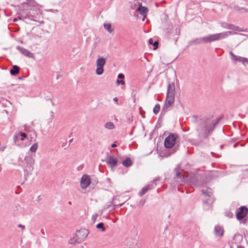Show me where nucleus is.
Masks as SVG:
<instances>
[{"label": "nucleus", "mask_w": 248, "mask_h": 248, "mask_svg": "<svg viewBox=\"0 0 248 248\" xmlns=\"http://www.w3.org/2000/svg\"><path fill=\"white\" fill-rule=\"evenodd\" d=\"M193 118L197 119L195 122L197 124L196 131L198 133L199 137L203 139H208L219 122V119H214L211 117L198 118L196 116H193Z\"/></svg>", "instance_id": "1"}, {"label": "nucleus", "mask_w": 248, "mask_h": 248, "mask_svg": "<svg viewBox=\"0 0 248 248\" xmlns=\"http://www.w3.org/2000/svg\"><path fill=\"white\" fill-rule=\"evenodd\" d=\"M235 33V32H232V31H229L216 34H209L206 36H204L201 38H195L192 40H191L189 42V46H190L195 45H200L202 43H208L218 41L220 39L225 38L230 35Z\"/></svg>", "instance_id": "2"}, {"label": "nucleus", "mask_w": 248, "mask_h": 248, "mask_svg": "<svg viewBox=\"0 0 248 248\" xmlns=\"http://www.w3.org/2000/svg\"><path fill=\"white\" fill-rule=\"evenodd\" d=\"M175 94V88L174 83L169 84L168 85L166 101L163 105L162 111L166 112L167 110L173 104Z\"/></svg>", "instance_id": "3"}, {"label": "nucleus", "mask_w": 248, "mask_h": 248, "mask_svg": "<svg viewBox=\"0 0 248 248\" xmlns=\"http://www.w3.org/2000/svg\"><path fill=\"white\" fill-rule=\"evenodd\" d=\"M22 166L24 170L27 173H31L33 170V165L35 163V159L31 155H26L24 159L21 161Z\"/></svg>", "instance_id": "4"}, {"label": "nucleus", "mask_w": 248, "mask_h": 248, "mask_svg": "<svg viewBox=\"0 0 248 248\" xmlns=\"http://www.w3.org/2000/svg\"><path fill=\"white\" fill-rule=\"evenodd\" d=\"M108 54H107V56L106 58H103L100 57V56H98V58L96 61V66L97 67L96 70V74L98 75H102L104 72V66L106 63L107 58L108 57Z\"/></svg>", "instance_id": "5"}, {"label": "nucleus", "mask_w": 248, "mask_h": 248, "mask_svg": "<svg viewBox=\"0 0 248 248\" xmlns=\"http://www.w3.org/2000/svg\"><path fill=\"white\" fill-rule=\"evenodd\" d=\"M41 14L40 9L39 8L33 7L28 11L27 14L24 15L23 13L20 16H18V18L21 19V18L23 17L26 18L30 17L37 18L40 16Z\"/></svg>", "instance_id": "6"}, {"label": "nucleus", "mask_w": 248, "mask_h": 248, "mask_svg": "<svg viewBox=\"0 0 248 248\" xmlns=\"http://www.w3.org/2000/svg\"><path fill=\"white\" fill-rule=\"evenodd\" d=\"M178 135L174 134H170L165 140L164 145L167 148H170L173 146L176 143Z\"/></svg>", "instance_id": "7"}, {"label": "nucleus", "mask_w": 248, "mask_h": 248, "mask_svg": "<svg viewBox=\"0 0 248 248\" xmlns=\"http://www.w3.org/2000/svg\"><path fill=\"white\" fill-rule=\"evenodd\" d=\"M248 209L245 206H241L236 213V218L238 220L243 219L247 215Z\"/></svg>", "instance_id": "8"}, {"label": "nucleus", "mask_w": 248, "mask_h": 248, "mask_svg": "<svg viewBox=\"0 0 248 248\" xmlns=\"http://www.w3.org/2000/svg\"><path fill=\"white\" fill-rule=\"evenodd\" d=\"M106 162L108 166L111 169H113L117 166L118 164V160L115 157L108 155L106 159Z\"/></svg>", "instance_id": "9"}, {"label": "nucleus", "mask_w": 248, "mask_h": 248, "mask_svg": "<svg viewBox=\"0 0 248 248\" xmlns=\"http://www.w3.org/2000/svg\"><path fill=\"white\" fill-rule=\"evenodd\" d=\"M91 184V180L89 176L83 175L80 180V186L83 189L86 188Z\"/></svg>", "instance_id": "10"}, {"label": "nucleus", "mask_w": 248, "mask_h": 248, "mask_svg": "<svg viewBox=\"0 0 248 248\" xmlns=\"http://www.w3.org/2000/svg\"><path fill=\"white\" fill-rule=\"evenodd\" d=\"M136 10L143 17L146 16L148 12V9L147 7L142 6L141 3L139 2H138V6Z\"/></svg>", "instance_id": "11"}, {"label": "nucleus", "mask_w": 248, "mask_h": 248, "mask_svg": "<svg viewBox=\"0 0 248 248\" xmlns=\"http://www.w3.org/2000/svg\"><path fill=\"white\" fill-rule=\"evenodd\" d=\"M76 233L78 237V242L84 241L88 234L87 230L84 229L78 231Z\"/></svg>", "instance_id": "12"}, {"label": "nucleus", "mask_w": 248, "mask_h": 248, "mask_svg": "<svg viewBox=\"0 0 248 248\" xmlns=\"http://www.w3.org/2000/svg\"><path fill=\"white\" fill-rule=\"evenodd\" d=\"M16 49L19 50L23 55L29 58L34 57V54L33 53H31L29 50L24 47H21L20 46H17Z\"/></svg>", "instance_id": "13"}, {"label": "nucleus", "mask_w": 248, "mask_h": 248, "mask_svg": "<svg viewBox=\"0 0 248 248\" xmlns=\"http://www.w3.org/2000/svg\"><path fill=\"white\" fill-rule=\"evenodd\" d=\"M224 230L223 228L219 225H217L214 228V233L216 237H221L223 235Z\"/></svg>", "instance_id": "14"}, {"label": "nucleus", "mask_w": 248, "mask_h": 248, "mask_svg": "<svg viewBox=\"0 0 248 248\" xmlns=\"http://www.w3.org/2000/svg\"><path fill=\"white\" fill-rule=\"evenodd\" d=\"M221 26L223 28H225V29H230V30H233V31H241V30L239 27L235 26L232 24H228L226 23H223L221 24Z\"/></svg>", "instance_id": "15"}, {"label": "nucleus", "mask_w": 248, "mask_h": 248, "mask_svg": "<svg viewBox=\"0 0 248 248\" xmlns=\"http://www.w3.org/2000/svg\"><path fill=\"white\" fill-rule=\"evenodd\" d=\"M151 185H148L143 187L142 189L140 191L139 194L140 196H143L144 194H145L149 190L152 189L153 187L150 186Z\"/></svg>", "instance_id": "16"}, {"label": "nucleus", "mask_w": 248, "mask_h": 248, "mask_svg": "<svg viewBox=\"0 0 248 248\" xmlns=\"http://www.w3.org/2000/svg\"><path fill=\"white\" fill-rule=\"evenodd\" d=\"M19 67L18 66L15 65L13 66L12 69H11L10 72L12 75L15 76L19 73Z\"/></svg>", "instance_id": "17"}, {"label": "nucleus", "mask_w": 248, "mask_h": 248, "mask_svg": "<svg viewBox=\"0 0 248 248\" xmlns=\"http://www.w3.org/2000/svg\"><path fill=\"white\" fill-rule=\"evenodd\" d=\"M174 171L175 172V176L174 177V178H180L182 179L184 178L179 167L175 168Z\"/></svg>", "instance_id": "18"}, {"label": "nucleus", "mask_w": 248, "mask_h": 248, "mask_svg": "<svg viewBox=\"0 0 248 248\" xmlns=\"http://www.w3.org/2000/svg\"><path fill=\"white\" fill-rule=\"evenodd\" d=\"M81 242H78V237L76 233L75 236L69 240V243L71 244L76 245L78 243H80Z\"/></svg>", "instance_id": "19"}, {"label": "nucleus", "mask_w": 248, "mask_h": 248, "mask_svg": "<svg viewBox=\"0 0 248 248\" xmlns=\"http://www.w3.org/2000/svg\"><path fill=\"white\" fill-rule=\"evenodd\" d=\"M202 192L205 196L210 197L212 195V190L210 188H207L206 189H202Z\"/></svg>", "instance_id": "20"}, {"label": "nucleus", "mask_w": 248, "mask_h": 248, "mask_svg": "<svg viewBox=\"0 0 248 248\" xmlns=\"http://www.w3.org/2000/svg\"><path fill=\"white\" fill-rule=\"evenodd\" d=\"M122 164L125 167H129L132 165V162L129 157H127L123 161Z\"/></svg>", "instance_id": "21"}, {"label": "nucleus", "mask_w": 248, "mask_h": 248, "mask_svg": "<svg viewBox=\"0 0 248 248\" xmlns=\"http://www.w3.org/2000/svg\"><path fill=\"white\" fill-rule=\"evenodd\" d=\"M105 127L106 129L111 130V129H114L115 127V126L113 123L108 122L105 124Z\"/></svg>", "instance_id": "22"}, {"label": "nucleus", "mask_w": 248, "mask_h": 248, "mask_svg": "<svg viewBox=\"0 0 248 248\" xmlns=\"http://www.w3.org/2000/svg\"><path fill=\"white\" fill-rule=\"evenodd\" d=\"M13 211L16 214L20 213L21 211V206L19 204L16 205L14 207H13Z\"/></svg>", "instance_id": "23"}, {"label": "nucleus", "mask_w": 248, "mask_h": 248, "mask_svg": "<svg viewBox=\"0 0 248 248\" xmlns=\"http://www.w3.org/2000/svg\"><path fill=\"white\" fill-rule=\"evenodd\" d=\"M242 235L240 234H235L233 236V239L239 242H241L242 240Z\"/></svg>", "instance_id": "24"}, {"label": "nucleus", "mask_w": 248, "mask_h": 248, "mask_svg": "<svg viewBox=\"0 0 248 248\" xmlns=\"http://www.w3.org/2000/svg\"><path fill=\"white\" fill-rule=\"evenodd\" d=\"M104 27L109 33H111L113 31L110 24H104Z\"/></svg>", "instance_id": "25"}, {"label": "nucleus", "mask_w": 248, "mask_h": 248, "mask_svg": "<svg viewBox=\"0 0 248 248\" xmlns=\"http://www.w3.org/2000/svg\"><path fill=\"white\" fill-rule=\"evenodd\" d=\"M96 228L98 229H101V231L104 232L106 231V228L104 227V224L103 223L101 222L98 224L96 226Z\"/></svg>", "instance_id": "26"}, {"label": "nucleus", "mask_w": 248, "mask_h": 248, "mask_svg": "<svg viewBox=\"0 0 248 248\" xmlns=\"http://www.w3.org/2000/svg\"><path fill=\"white\" fill-rule=\"evenodd\" d=\"M38 147V144L37 143H35L33 144L31 147V148L30 149V151L31 152L35 153L36 151V150H37Z\"/></svg>", "instance_id": "27"}, {"label": "nucleus", "mask_w": 248, "mask_h": 248, "mask_svg": "<svg viewBox=\"0 0 248 248\" xmlns=\"http://www.w3.org/2000/svg\"><path fill=\"white\" fill-rule=\"evenodd\" d=\"M160 110V105L157 104L155 105L153 108V112L155 114H156Z\"/></svg>", "instance_id": "28"}, {"label": "nucleus", "mask_w": 248, "mask_h": 248, "mask_svg": "<svg viewBox=\"0 0 248 248\" xmlns=\"http://www.w3.org/2000/svg\"><path fill=\"white\" fill-rule=\"evenodd\" d=\"M247 61H248V60L247 58L239 56L237 62H242L243 63H244Z\"/></svg>", "instance_id": "29"}, {"label": "nucleus", "mask_w": 248, "mask_h": 248, "mask_svg": "<svg viewBox=\"0 0 248 248\" xmlns=\"http://www.w3.org/2000/svg\"><path fill=\"white\" fill-rule=\"evenodd\" d=\"M19 137H21L20 140H24L26 138H27V135L26 133L23 132H20L19 133Z\"/></svg>", "instance_id": "30"}, {"label": "nucleus", "mask_w": 248, "mask_h": 248, "mask_svg": "<svg viewBox=\"0 0 248 248\" xmlns=\"http://www.w3.org/2000/svg\"><path fill=\"white\" fill-rule=\"evenodd\" d=\"M196 180H197L196 177H194V178H192V181L193 184L196 186H200L201 184V182H199L198 181H196Z\"/></svg>", "instance_id": "31"}, {"label": "nucleus", "mask_w": 248, "mask_h": 248, "mask_svg": "<svg viewBox=\"0 0 248 248\" xmlns=\"http://www.w3.org/2000/svg\"><path fill=\"white\" fill-rule=\"evenodd\" d=\"M19 139V134H15L14 136V140L16 144H17V141Z\"/></svg>", "instance_id": "32"}, {"label": "nucleus", "mask_w": 248, "mask_h": 248, "mask_svg": "<svg viewBox=\"0 0 248 248\" xmlns=\"http://www.w3.org/2000/svg\"><path fill=\"white\" fill-rule=\"evenodd\" d=\"M225 216L229 218H232L233 217V214L230 211H227L225 212Z\"/></svg>", "instance_id": "33"}, {"label": "nucleus", "mask_w": 248, "mask_h": 248, "mask_svg": "<svg viewBox=\"0 0 248 248\" xmlns=\"http://www.w3.org/2000/svg\"><path fill=\"white\" fill-rule=\"evenodd\" d=\"M98 216V215L97 214H95L93 215L92 217V221H93V223H94L95 221Z\"/></svg>", "instance_id": "34"}, {"label": "nucleus", "mask_w": 248, "mask_h": 248, "mask_svg": "<svg viewBox=\"0 0 248 248\" xmlns=\"http://www.w3.org/2000/svg\"><path fill=\"white\" fill-rule=\"evenodd\" d=\"M62 147H63L65 149H66L69 146V144H68L67 142L66 141H65L63 143H62Z\"/></svg>", "instance_id": "35"}, {"label": "nucleus", "mask_w": 248, "mask_h": 248, "mask_svg": "<svg viewBox=\"0 0 248 248\" xmlns=\"http://www.w3.org/2000/svg\"><path fill=\"white\" fill-rule=\"evenodd\" d=\"M152 45L154 46V49H155L158 47V42L157 41H155V42H153Z\"/></svg>", "instance_id": "36"}, {"label": "nucleus", "mask_w": 248, "mask_h": 248, "mask_svg": "<svg viewBox=\"0 0 248 248\" xmlns=\"http://www.w3.org/2000/svg\"><path fill=\"white\" fill-rule=\"evenodd\" d=\"M117 84H122V85H124V81L123 80H117Z\"/></svg>", "instance_id": "37"}, {"label": "nucleus", "mask_w": 248, "mask_h": 248, "mask_svg": "<svg viewBox=\"0 0 248 248\" xmlns=\"http://www.w3.org/2000/svg\"><path fill=\"white\" fill-rule=\"evenodd\" d=\"M239 56H236L235 55V57H233L232 59V60L235 62H237L238 60V58H239Z\"/></svg>", "instance_id": "38"}, {"label": "nucleus", "mask_w": 248, "mask_h": 248, "mask_svg": "<svg viewBox=\"0 0 248 248\" xmlns=\"http://www.w3.org/2000/svg\"><path fill=\"white\" fill-rule=\"evenodd\" d=\"M118 78L123 79L124 78V76L123 74H119L118 76Z\"/></svg>", "instance_id": "39"}, {"label": "nucleus", "mask_w": 248, "mask_h": 248, "mask_svg": "<svg viewBox=\"0 0 248 248\" xmlns=\"http://www.w3.org/2000/svg\"><path fill=\"white\" fill-rule=\"evenodd\" d=\"M18 227L21 229H22V230H24L25 229V226L22 225V224H19L18 225Z\"/></svg>", "instance_id": "40"}, {"label": "nucleus", "mask_w": 248, "mask_h": 248, "mask_svg": "<svg viewBox=\"0 0 248 248\" xmlns=\"http://www.w3.org/2000/svg\"><path fill=\"white\" fill-rule=\"evenodd\" d=\"M160 181V179L159 178H155L153 180V181L152 182V183H155L157 181Z\"/></svg>", "instance_id": "41"}, {"label": "nucleus", "mask_w": 248, "mask_h": 248, "mask_svg": "<svg viewBox=\"0 0 248 248\" xmlns=\"http://www.w3.org/2000/svg\"><path fill=\"white\" fill-rule=\"evenodd\" d=\"M230 55L231 56L232 59L233 57H235V55L232 53V51H230Z\"/></svg>", "instance_id": "42"}, {"label": "nucleus", "mask_w": 248, "mask_h": 248, "mask_svg": "<svg viewBox=\"0 0 248 248\" xmlns=\"http://www.w3.org/2000/svg\"><path fill=\"white\" fill-rule=\"evenodd\" d=\"M148 43L150 45H152L153 43V40L152 39H150L148 41Z\"/></svg>", "instance_id": "43"}, {"label": "nucleus", "mask_w": 248, "mask_h": 248, "mask_svg": "<svg viewBox=\"0 0 248 248\" xmlns=\"http://www.w3.org/2000/svg\"><path fill=\"white\" fill-rule=\"evenodd\" d=\"M116 147H117V145L115 144V143H114L111 145L112 148H115Z\"/></svg>", "instance_id": "44"}, {"label": "nucleus", "mask_w": 248, "mask_h": 248, "mask_svg": "<svg viewBox=\"0 0 248 248\" xmlns=\"http://www.w3.org/2000/svg\"><path fill=\"white\" fill-rule=\"evenodd\" d=\"M113 101H115V102H117L118 101V98L117 97H114L113 98Z\"/></svg>", "instance_id": "45"}, {"label": "nucleus", "mask_w": 248, "mask_h": 248, "mask_svg": "<svg viewBox=\"0 0 248 248\" xmlns=\"http://www.w3.org/2000/svg\"><path fill=\"white\" fill-rule=\"evenodd\" d=\"M144 202H145V201H140V203H141V206H143V204H144Z\"/></svg>", "instance_id": "46"}, {"label": "nucleus", "mask_w": 248, "mask_h": 248, "mask_svg": "<svg viewBox=\"0 0 248 248\" xmlns=\"http://www.w3.org/2000/svg\"><path fill=\"white\" fill-rule=\"evenodd\" d=\"M123 204V203H120V204H119L117 205H115L116 206H117V207H121L122 205Z\"/></svg>", "instance_id": "47"}, {"label": "nucleus", "mask_w": 248, "mask_h": 248, "mask_svg": "<svg viewBox=\"0 0 248 248\" xmlns=\"http://www.w3.org/2000/svg\"><path fill=\"white\" fill-rule=\"evenodd\" d=\"M72 141H73V139H71V140H69V145H70V143H71Z\"/></svg>", "instance_id": "48"}, {"label": "nucleus", "mask_w": 248, "mask_h": 248, "mask_svg": "<svg viewBox=\"0 0 248 248\" xmlns=\"http://www.w3.org/2000/svg\"><path fill=\"white\" fill-rule=\"evenodd\" d=\"M50 11L51 12H54V11L57 12L58 11V10H50Z\"/></svg>", "instance_id": "49"}, {"label": "nucleus", "mask_w": 248, "mask_h": 248, "mask_svg": "<svg viewBox=\"0 0 248 248\" xmlns=\"http://www.w3.org/2000/svg\"><path fill=\"white\" fill-rule=\"evenodd\" d=\"M17 20V18H14V19H13V21H14V22H16V21Z\"/></svg>", "instance_id": "50"}, {"label": "nucleus", "mask_w": 248, "mask_h": 248, "mask_svg": "<svg viewBox=\"0 0 248 248\" xmlns=\"http://www.w3.org/2000/svg\"><path fill=\"white\" fill-rule=\"evenodd\" d=\"M236 146H237V144H236V143H235V144H234L233 147H234V148H235V147H236Z\"/></svg>", "instance_id": "51"}, {"label": "nucleus", "mask_w": 248, "mask_h": 248, "mask_svg": "<svg viewBox=\"0 0 248 248\" xmlns=\"http://www.w3.org/2000/svg\"><path fill=\"white\" fill-rule=\"evenodd\" d=\"M220 149H222V148H223V145H221L220 146Z\"/></svg>", "instance_id": "52"}, {"label": "nucleus", "mask_w": 248, "mask_h": 248, "mask_svg": "<svg viewBox=\"0 0 248 248\" xmlns=\"http://www.w3.org/2000/svg\"><path fill=\"white\" fill-rule=\"evenodd\" d=\"M69 204H71V202H69Z\"/></svg>", "instance_id": "53"}, {"label": "nucleus", "mask_w": 248, "mask_h": 248, "mask_svg": "<svg viewBox=\"0 0 248 248\" xmlns=\"http://www.w3.org/2000/svg\"><path fill=\"white\" fill-rule=\"evenodd\" d=\"M142 117H144V116H143V114H141Z\"/></svg>", "instance_id": "54"}, {"label": "nucleus", "mask_w": 248, "mask_h": 248, "mask_svg": "<svg viewBox=\"0 0 248 248\" xmlns=\"http://www.w3.org/2000/svg\"><path fill=\"white\" fill-rule=\"evenodd\" d=\"M142 117H144V116H143V114H141Z\"/></svg>", "instance_id": "55"}, {"label": "nucleus", "mask_w": 248, "mask_h": 248, "mask_svg": "<svg viewBox=\"0 0 248 248\" xmlns=\"http://www.w3.org/2000/svg\"><path fill=\"white\" fill-rule=\"evenodd\" d=\"M132 132H130V135H132Z\"/></svg>", "instance_id": "56"}, {"label": "nucleus", "mask_w": 248, "mask_h": 248, "mask_svg": "<svg viewBox=\"0 0 248 248\" xmlns=\"http://www.w3.org/2000/svg\"><path fill=\"white\" fill-rule=\"evenodd\" d=\"M246 62H248V61H247Z\"/></svg>", "instance_id": "57"}]
</instances>
